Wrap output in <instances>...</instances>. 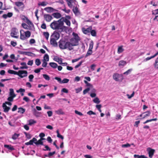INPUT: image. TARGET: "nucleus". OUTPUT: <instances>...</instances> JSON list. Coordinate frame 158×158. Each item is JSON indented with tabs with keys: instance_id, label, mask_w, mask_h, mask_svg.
<instances>
[{
	"instance_id": "obj_1",
	"label": "nucleus",
	"mask_w": 158,
	"mask_h": 158,
	"mask_svg": "<svg viewBox=\"0 0 158 158\" xmlns=\"http://www.w3.org/2000/svg\"><path fill=\"white\" fill-rule=\"evenodd\" d=\"M64 23L61 18L58 21L54 20L50 24V27L53 30H60V32L64 31L66 27L64 26Z\"/></svg>"
},
{
	"instance_id": "obj_2",
	"label": "nucleus",
	"mask_w": 158,
	"mask_h": 158,
	"mask_svg": "<svg viewBox=\"0 0 158 158\" xmlns=\"http://www.w3.org/2000/svg\"><path fill=\"white\" fill-rule=\"evenodd\" d=\"M8 72L10 74L17 75L22 78L27 76V72L26 70H19L17 72L14 70L10 69L8 71Z\"/></svg>"
},
{
	"instance_id": "obj_3",
	"label": "nucleus",
	"mask_w": 158,
	"mask_h": 158,
	"mask_svg": "<svg viewBox=\"0 0 158 158\" xmlns=\"http://www.w3.org/2000/svg\"><path fill=\"white\" fill-rule=\"evenodd\" d=\"M72 34L73 37L70 39V42L73 47L74 46L78 45L79 41L80 40V39L77 34L73 32Z\"/></svg>"
},
{
	"instance_id": "obj_4",
	"label": "nucleus",
	"mask_w": 158,
	"mask_h": 158,
	"mask_svg": "<svg viewBox=\"0 0 158 158\" xmlns=\"http://www.w3.org/2000/svg\"><path fill=\"white\" fill-rule=\"evenodd\" d=\"M10 36L13 38L18 39L19 38V32L17 29L15 27L12 28L10 31Z\"/></svg>"
},
{
	"instance_id": "obj_5",
	"label": "nucleus",
	"mask_w": 158,
	"mask_h": 158,
	"mask_svg": "<svg viewBox=\"0 0 158 158\" xmlns=\"http://www.w3.org/2000/svg\"><path fill=\"white\" fill-rule=\"evenodd\" d=\"M67 40L64 39H61L59 42V46L60 49H66Z\"/></svg>"
},
{
	"instance_id": "obj_6",
	"label": "nucleus",
	"mask_w": 158,
	"mask_h": 158,
	"mask_svg": "<svg viewBox=\"0 0 158 158\" xmlns=\"http://www.w3.org/2000/svg\"><path fill=\"white\" fill-rule=\"evenodd\" d=\"M91 29H92V27L91 26H90L86 29L83 27L82 28V32L84 34H87L89 33Z\"/></svg>"
},
{
	"instance_id": "obj_7",
	"label": "nucleus",
	"mask_w": 158,
	"mask_h": 158,
	"mask_svg": "<svg viewBox=\"0 0 158 158\" xmlns=\"http://www.w3.org/2000/svg\"><path fill=\"white\" fill-rule=\"evenodd\" d=\"M44 18L47 22H50L52 19L53 18L51 15L49 14L44 15Z\"/></svg>"
},
{
	"instance_id": "obj_8",
	"label": "nucleus",
	"mask_w": 158,
	"mask_h": 158,
	"mask_svg": "<svg viewBox=\"0 0 158 158\" xmlns=\"http://www.w3.org/2000/svg\"><path fill=\"white\" fill-rule=\"evenodd\" d=\"M60 36L59 34L56 31H54L51 36V38L57 40Z\"/></svg>"
},
{
	"instance_id": "obj_9",
	"label": "nucleus",
	"mask_w": 158,
	"mask_h": 158,
	"mask_svg": "<svg viewBox=\"0 0 158 158\" xmlns=\"http://www.w3.org/2000/svg\"><path fill=\"white\" fill-rule=\"evenodd\" d=\"M66 49H67L71 51L73 49V47L72 46L70 41L67 40Z\"/></svg>"
},
{
	"instance_id": "obj_10",
	"label": "nucleus",
	"mask_w": 158,
	"mask_h": 158,
	"mask_svg": "<svg viewBox=\"0 0 158 158\" xmlns=\"http://www.w3.org/2000/svg\"><path fill=\"white\" fill-rule=\"evenodd\" d=\"M37 141L36 139L34 137L32 139L30 140L29 142L26 143L25 144L27 145H32L33 144V143L35 144V143Z\"/></svg>"
},
{
	"instance_id": "obj_11",
	"label": "nucleus",
	"mask_w": 158,
	"mask_h": 158,
	"mask_svg": "<svg viewBox=\"0 0 158 158\" xmlns=\"http://www.w3.org/2000/svg\"><path fill=\"white\" fill-rule=\"evenodd\" d=\"M57 40L53 39V38H51L50 40V43L51 45H52L53 46L56 47L58 45L57 43L56 42Z\"/></svg>"
},
{
	"instance_id": "obj_12",
	"label": "nucleus",
	"mask_w": 158,
	"mask_h": 158,
	"mask_svg": "<svg viewBox=\"0 0 158 158\" xmlns=\"http://www.w3.org/2000/svg\"><path fill=\"white\" fill-rule=\"evenodd\" d=\"M44 139H45L43 138V137L40 138V139H39L35 143V144L37 146L39 145H44L43 142L42 141Z\"/></svg>"
},
{
	"instance_id": "obj_13",
	"label": "nucleus",
	"mask_w": 158,
	"mask_h": 158,
	"mask_svg": "<svg viewBox=\"0 0 158 158\" xmlns=\"http://www.w3.org/2000/svg\"><path fill=\"white\" fill-rule=\"evenodd\" d=\"M4 147L6 148H7L9 151H11L15 150V148L13 146H12L11 145H7L5 144L4 145Z\"/></svg>"
},
{
	"instance_id": "obj_14",
	"label": "nucleus",
	"mask_w": 158,
	"mask_h": 158,
	"mask_svg": "<svg viewBox=\"0 0 158 158\" xmlns=\"http://www.w3.org/2000/svg\"><path fill=\"white\" fill-rule=\"evenodd\" d=\"M2 107L4 109V112L5 113L8 112L10 109V108L8 107L5 103L3 104Z\"/></svg>"
},
{
	"instance_id": "obj_15",
	"label": "nucleus",
	"mask_w": 158,
	"mask_h": 158,
	"mask_svg": "<svg viewBox=\"0 0 158 158\" xmlns=\"http://www.w3.org/2000/svg\"><path fill=\"white\" fill-rule=\"evenodd\" d=\"M13 14L12 12H8L7 14H4L2 15V17L5 19H6L7 17L10 18L13 15Z\"/></svg>"
},
{
	"instance_id": "obj_16",
	"label": "nucleus",
	"mask_w": 158,
	"mask_h": 158,
	"mask_svg": "<svg viewBox=\"0 0 158 158\" xmlns=\"http://www.w3.org/2000/svg\"><path fill=\"white\" fill-rule=\"evenodd\" d=\"M52 15L54 18L57 19L60 18L61 16V15L58 12L54 13H53Z\"/></svg>"
},
{
	"instance_id": "obj_17",
	"label": "nucleus",
	"mask_w": 158,
	"mask_h": 158,
	"mask_svg": "<svg viewBox=\"0 0 158 158\" xmlns=\"http://www.w3.org/2000/svg\"><path fill=\"white\" fill-rule=\"evenodd\" d=\"M150 150L148 152V154L149 157H152L153 156L154 152L155 150L154 149H152L151 148H149Z\"/></svg>"
},
{
	"instance_id": "obj_18",
	"label": "nucleus",
	"mask_w": 158,
	"mask_h": 158,
	"mask_svg": "<svg viewBox=\"0 0 158 158\" xmlns=\"http://www.w3.org/2000/svg\"><path fill=\"white\" fill-rule=\"evenodd\" d=\"M20 64L22 65V66H21L20 67V69H27L28 67L27 66L25 62H22L20 63Z\"/></svg>"
},
{
	"instance_id": "obj_19",
	"label": "nucleus",
	"mask_w": 158,
	"mask_h": 158,
	"mask_svg": "<svg viewBox=\"0 0 158 158\" xmlns=\"http://www.w3.org/2000/svg\"><path fill=\"white\" fill-rule=\"evenodd\" d=\"M15 5L18 7H20L23 6V8H24V5L23 3L22 2H17L15 3Z\"/></svg>"
},
{
	"instance_id": "obj_20",
	"label": "nucleus",
	"mask_w": 158,
	"mask_h": 158,
	"mask_svg": "<svg viewBox=\"0 0 158 158\" xmlns=\"http://www.w3.org/2000/svg\"><path fill=\"white\" fill-rule=\"evenodd\" d=\"M92 91L93 92V93H91L90 94V97L92 98L95 97L96 96V94L95 93V92H96V90L94 89H93L92 90Z\"/></svg>"
},
{
	"instance_id": "obj_21",
	"label": "nucleus",
	"mask_w": 158,
	"mask_h": 158,
	"mask_svg": "<svg viewBox=\"0 0 158 158\" xmlns=\"http://www.w3.org/2000/svg\"><path fill=\"white\" fill-rule=\"evenodd\" d=\"M143 114H144V115L143 116V117L142 118L143 119L146 117H147L149 116L150 115L151 112L149 111H147L143 113Z\"/></svg>"
},
{
	"instance_id": "obj_22",
	"label": "nucleus",
	"mask_w": 158,
	"mask_h": 158,
	"mask_svg": "<svg viewBox=\"0 0 158 158\" xmlns=\"http://www.w3.org/2000/svg\"><path fill=\"white\" fill-rule=\"evenodd\" d=\"M62 18V20L63 21V22H65L66 25L68 26H70V22L69 20L66 18L64 19L63 18Z\"/></svg>"
},
{
	"instance_id": "obj_23",
	"label": "nucleus",
	"mask_w": 158,
	"mask_h": 158,
	"mask_svg": "<svg viewBox=\"0 0 158 158\" xmlns=\"http://www.w3.org/2000/svg\"><path fill=\"white\" fill-rule=\"evenodd\" d=\"M56 113L59 115L60 114H64V112L63 111L62 109H59L55 111Z\"/></svg>"
},
{
	"instance_id": "obj_24",
	"label": "nucleus",
	"mask_w": 158,
	"mask_h": 158,
	"mask_svg": "<svg viewBox=\"0 0 158 158\" xmlns=\"http://www.w3.org/2000/svg\"><path fill=\"white\" fill-rule=\"evenodd\" d=\"M119 74L117 73H115L113 76V79L116 81H118L119 80Z\"/></svg>"
},
{
	"instance_id": "obj_25",
	"label": "nucleus",
	"mask_w": 158,
	"mask_h": 158,
	"mask_svg": "<svg viewBox=\"0 0 158 158\" xmlns=\"http://www.w3.org/2000/svg\"><path fill=\"white\" fill-rule=\"evenodd\" d=\"M49 64L54 69L56 68L57 67V64L54 62L50 63Z\"/></svg>"
},
{
	"instance_id": "obj_26",
	"label": "nucleus",
	"mask_w": 158,
	"mask_h": 158,
	"mask_svg": "<svg viewBox=\"0 0 158 158\" xmlns=\"http://www.w3.org/2000/svg\"><path fill=\"white\" fill-rule=\"evenodd\" d=\"M10 96H12L14 97H16V95L14 93V91L13 89H10Z\"/></svg>"
},
{
	"instance_id": "obj_27",
	"label": "nucleus",
	"mask_w": 158,
	"mask_h": 158,
	"mask_svg": "<svg viewBox=\"0 0 158 158\" xmlns=\"http://www.w3.org/2000/svg\"><path fill=\"white\" fill-rule=\"evenodd\" d=\"M123 46H121L118 47L117 52L119 54L122 52L124 51V49L123 48Z\"/></svg>"
},
{
	"instance_id": "obj_28",
	"label": "nucleus",
	"mask_w": 158,
	"mask_h": 158,
	"mask_svg": "<svg viewBox=\"0 0 158 158\" xmlns=\"http://www.w3.org/2000/svg\"><path fill=\"white\" fill-rule=\"evenodd\" d=\"M25 111V109L22 107L19 108L18 112L21 114H23L24 113Z\"/></svg>"
},
{
	"instance_id": "obj_29",
	"label": "nucleus",
	"mask_w": 158,
	"mask_h": 158,
	"mask_svg": "<svg viewBox=\"0 0 158 158\" xmlns=\"http://www.w3.org/2000/svg\"><path fill=\"white\" fill-rule=\"evenodd\" d=\"M127 64V62L126 61L123 60H121L119 61L118 63V65L120 66H124Z\"/></svg>"
},
{
	"instance_id": "obj_30",
	"label": "nucleus",
	"mask_w": 158,
	"mask_h": 158,
	"mask_svg": "<svg viewBox=\"0 0 158 158\" xmlns=\"http://www.w3.org/2000/svg\"><path fill=\"white\" fill-rule=\"evenodd\" d=\"M73 11L74 14L76 15L79 13V10L77 6L73 8Z\"/></svg>"
},
{
	"instance_id": "obj_31",
	"label": "nucleus",
	"mask_w": 158,
	"mask_h": 158,
	"mask_svg": "<svg viewBox=\"0 0 158 158\" xmlns=\"http://www.w3.org/2000/svg\"><path fill=\"white\" fill-rule=\"evenodd\" d=\"M28 125H31L36 123V121L34 119H31L28 121Z\"/></svg>"
},
{
	"instance_id": "obj_32",
	"label": "nucleus",
	"mask_w": 158,
	"mask_h": 158,
	"mask_svg": "<svg viewBox=\"0 0 158 158\" xmlns=\"http://www.w3.org/2000/svg\"><path fill=\"white\" fill-rule=\"evenodd\" d=\"M134 156L135 158H148V157L143 155L139 156V155L135 154L134 155Z\"/></svg>"
},
{
	"instance_id": "obj_33",
	"label": "nucleus",
	"mask_w": 158,
	"mask_h": 158,
	"mask_svg": "<svg viewBox=\"0 0 158 158\" xmlns=\"http://www.w3.org/2000/svg\"><path fill=\"white\" fill-rule=\"evenodd\" d=\"M90 33L91 35L93 36H96L97 35L96 32L94 30H92L91 29Z\"/></svg>"
},
{
	"instance_id": "obj_34",
	"label": "nucleus",
	"mask_w": 158,
	"mask_h": 158,
	"mask_svg": "<svg viewBox=\"0 0 158 158\" xmlns=\"http://www.w3.org/2000/svg\"><path fill=\"white\" fill-rule=\"evenodd\" d=\"M19 134H18L15 133L13 135L12 137V138L14 140H15L17 139V138L19 137Z\"/></svg>"
},
{
	"instance_id": "obj_35",
	"label": "nucleus",
	"mask_w": 158,
	"mask_h": 158,
	"mask_svg": "<svg viewBox=\"0 0 158 158\" xmlns=\"http://www.w3.org/2000/svg\"><path fill=\"white\" fill-rule=\"evenodd\" d=\"M157 120V118H152L149 120H146V121L144 122L143 123L144 124H145L148 122H151L152 121H156Z\"/></svg>"
},
{
	"instance_id": "obj_36",
	"label": "nucleus",
	"mask_w": 158,
	"mask_h": 158,
	"mask_svg": "<svg viewBox=\"0 0 158 158\" xmlns=\"http://www.w3.org/2000/svg\"><path fill=\"white\" fill-rule=\"evenodd\" d=\"M56 133L57 134V137L60 138L62 139H64V137L60 134V133L59 132V130H57Z\"/></svg>"
},
{
	"instance_id": "obj_37",
	"label": "nucleus",
	"mask_w": 158,
	"mask_h": 158,
	"mask_svg": "<svg viewBox=\"0 0 158 158\" xmlns=\"http://www.w3.org/2000/svg\"><path fill=\"white\" fill-rule=\"evenodd\" d=\"M93 102L96 104H99L100 102L99 98L98 97L95 98L93 100Z\"/></svg>"
},
{
	"instance_id": "obj_38",
	"label": "nucleus",
	"mask_w": 158,
	"mask_h": 158,
	"mask_svg": "<svg viewBox=\"0 0 158 158\" xmlns=\"http://www.w3.org/2000/svg\"><path fill=\"white\" fill-rule=\"evenodd\" d=\"M154 67L156 69H158V57L155 60L154 63Z\"/></svg>"
},
{
	"instance_id": "obj_39",
	"label": "nucleus",
	"mask_w": 158,
	"mask_h": 158,
	"mask_svg": "<svg viewBox=\"0 0 158 158\" xmlns=\"http://www.w3.org/2000/svg\"><path fill=\"white\" fill-rule=\"evenodd\" d=\"M25 35L26 37L29 38L31 36V33L29 31H27L25 32Z\"/></svg>"
},
{
	"instance_id": "obj_40",
	"label": "nucleus",
	"mask_w": 158,
	"mask_h": 158,
	"mask_svg": "<svg viewBox=\"0 0 158 158\" xmlns=\"http://www.w3.org/2000/svg\"><path fill=\"white\" fill-rule=\"evenodd\" d=\"M49 56L47 54H45L44 56V61H49Z\"/></svg>"
},
{
	"instance_id": "obj_41",
	"label": "nucleus",
	"mask_w": 158,
	"mask_h": 158,
	"mask_svg": "<svg viewBox=\"0 0 158 158\" xmlns=\"http://www.w3.org/2000/svg\"><path fill=\"white\" fill-rule=\"evenodd\" d=\"M44 148L45 149H43V150L44 151H50L51 150V149L50 148L48 145H44Z\"/></svg>"
},
{
	"instance_id": "obj_42",
	"label": "nucleus",
	"mask_w": 158,
	"mask_h": 158,
	"mask_svg": "<svg viewBox=\"0 0 158 158\" xmlns=\"http://www.w3.org/2000/svg\"><path fill=\"white\" fill-rule=\"evenodd\" d=\"M43 35L47 40H48L49 36V34L47 32H44L43 33Z\"/></svg>"
},
{
	"instance_id": "obj_43",
	"label": "nucleus",
	"mask_w": 158,
	"mask_h": 158,
	"mask_svg": "<svg viewBox=\"0 0 158 158\" xmlns=\"http://www.w3.org/2000/svg\"><path fill=\"white\" fill-rule=\"evenodd\" d=\"M24 133L28 139H30L31 138V136L30 134L27 133L25 132H24Z\"/></svg>"
},
{
	"instance_id": "obj_44",
	"label": "nucleus",
	"mask_w": 158,
	"mask_h": 158,
	"mask_svg": "<svg viewBox=\"0 0 158 158\" xmlns=\"http://www.w3.org/2000/svg\"><path fill=\"white\" fill-rule=\"evenodd\" d=\"M43 77L46 80L49 81L50 79L49 76L47 74H44L43 75Z\"/></svg>"
},
{
	"instance_id": "obj_45",
	"label": "nucleus",
	"mask_w": 158,
	"mask_h": 158,
	"mask_svg": "<svg viewBox=\"0 0 158 158\" xmlns=\"http://www.w3.org/2000/svg\"><path fill=\"white\" fill-rule=\"evenodd\" d=\"M55 60L59 63L60 64H61L62 62V59L61 58L57 57L55 58Z\"/></svg>"
},
{
	"instance_id": "obj_46",
	"label": "nucleus",
	"mask_w": 158,
	"mask_h": 158,
	"mask_svg": "<svg viewBox=\"0 0 158 158\" xmlns=\"http://www.w3.org/2000/svg\"><path fill=\"white\" fill-rule=\"evenodd\" d=\"M53 9L51 7H48L44 8V10L47 12H51L52 11Z\"/></svg>"
},
{
	"instance_id": "obj_47",
	"label": "nucleus",
	"mask_w": 158,
	"mask_h": 158,
	"mask_svg": "<svg viewBox=\"0 0 158 158\" xmlns=\"http://www.w3.org/2000/svg\"><path fill=\"white\" fill-rule=\"evenodd\" d=\"M41 61H40V60L39 59H36L35 60V64L39 66L41 64Z\"/></svg>"
},
{
	"instance_id": "obj_48",
	"label": "nucleus",
	"mask_w": 158,
	"mask_h": 158,
	"mask_svg": "<svg viewBox=\"0 0 158 158\" xmlns=\"http://www.w3.org/2000/svg\"><path fill=\"white\" fill-rule=\"evenodd\" d=\"M93 45H94V43L93 42V41H92L90 42V43L89 44V50H92V49L93 48Z\"/></svg>"
},
{
	"instance_id": "obj_49",
	"label": "nucleus",
	"mask_w": 158,
	"mask_h": 158,
	"mask_svg": "<svg viewBox=\"0 0 158 158\" xmlns=\"http://www.w3.org/2000/svg\"><path fill=\"white\" fill-rule=\"evenodd\" d=\"M84 82L85 83L86 85L87 86H89L91 88L93 87V85L90 83L84 80Z\"/></svg>"
},
{
	"instance_id": "obj_50",
	"label": "nucleus",
	"mask_w": 158,
	"mask_h": 158,
	"mask_svg": "<svg viewBox=\"0 0 158 158\" xmlns=\"http://www.w3.org/2000/svg\"><path fill=\"white\" fill-rule=\"evenodd\" d=\"M92 53V50L88 49V50L85 55V57H86L91 55Z\"/></svg>"
},
{
	"instance_id": "obj_51",
	"label": "nucleus",
	"mask_w": 158,
	"mask_h": 158,
	"mask_svg": "<svg viewBox=\"0 0 158 158\" xmlns=\"http://www.w3.org/2000/svg\"><path fill=\"white\" fill-rule=\"evenodd\" d=\"M20 38L21 40H25L26 38V37L25 36V35H24L23 34H22L21 32Z\"/></svg>"
},
{
	"instance_id": "obj_52",
	"label": "nucleus",
	"mask_w": 158,
	"mask_h": 158,
	"mask_svg": "<svg viewBox=\"0 0 158 158\" xmlns=\"http://www.w3.org/2000/svg\"><path fill=\"white\" fill-rule=\"evenodd\" d=\"M29 78V81L30 82H32L33 81V79L34 78V76L32 74H31L29 75L28 76Z\"/></svg>"
},
{
	"instance_id": "obj_53",
	"label": "nucleus",
	"mask_w": 158,
	"mask_h": 158,
	"mask_svg": "<svg viewBox=\"0 0 158 158\" xmlns=\"http://www.w3.org/2000/svg\"><path fill=\"white\" fill-rule=\"evenodd\" d=\"M69 80L67 78H64L61 81L62 83H67L69 82Z\"/></svg>"
},
{
	"instance_id": "obj_54",
	"label": "nucleus",
	"mask_w": 158,
	"mask_h": 158,
	"mask_svg": "<svg viewBox=\"0 0 158 158\" xmlns=\"http://www.w3.org/2000/svg\"><path fill=\"white\" fill-rule=\"evenodd\" d=\"M90 89V88H87L85 89H84L83 91V94L85 95L86 94Z\"/></svg>"
},
{
	"instance_id": "obj_55",
	"label": "nucleus",
	"mask_w": 158,
	"mask_h": 158,
	"mask_svg": "<svg viewBox=\"0 0 158 158\" xmlns=\"http://www.w3.org/2000/svg\"><path fill=\"white\" fill-rule=\"evenodd\" d=\"M83 62V61L82 60L80 61L78 64H77L75 66V68L76 69L77 68L79 67L82 64V63Z\"/></svg>"
},
{
	"instance_id": "obj_56",
	"label": "nucleus",
	"mask_w": 158,
	"mask_h": 158,
	"mask_svg": "<svg viewBox=\"0 0 158 158\" xmlns=\"http://www.w3.org/2000/svg\"><path fill=\"white\" fill-rule=\"evenodd\" d=\"M130 146L131 144L128 143H127L126 144H123L122 146V147L123 148H127L130 147Z\"/></svg>"
},
{
	"instance_id": "obj_57",
	"label": "nucleus",
	"mask_w": 158,
	"mask_h": 158,
	"mask_svg": "<svg viewBox=\"0 0 158 158\" xmlns=\"http://www.w3.org/2000/svg\"><path fill=\"white\" fill-rule=\"evenodd\" d=\"M82 90V88L81 87H80L79 88H77L75 89V90L76 91V93H78L81 91Z\"/></svg>"
},
{
	"instance_id": "obj_58",
	"label": "nucleus",
	"mask_w": 158,
	"mask_h": 158,
	"mask_svg": "<svg viewBox=\"0 0 158 158\" xmlns=\"http://www.w3.org/2000/svg\"><path fill=\"white\" fill-rule=\"evenodd\" d=\"M26 22L29 25H33L32 23L28 19H27V21H26Z\"/></svg>"
},
{
	"instance_id": "obj_59",
	"label": "nucleus",
	"mask_w": 158,
	"mask_h": 158,
	"mask_svg": "<svg viewBox=\"0 0 158 158\" xmlns=\"http://www.w3.org/2000/svg\"><path fill=\"white\" fill-rule=\"evenodd\" d=\"M87 114L89 115H91L92 114H94V115H96V113L93 112L92 110H89L88 112H87Z\"/></svg>"
},
{
	"instance_id": "obj_60",
	"label": "nucleus",
	"mask_w": 158,
	"mask_h": 158,
	"mask_svg": "<svg viewBox=\"0 0 158 158\" xmlns=\"http://www.w3.org/2000/svg\"><path fill=\"white\" fill-rule=\"evenodd\" d=\"M152 14L156 15H158V9L155 10L152 12Z\"/></svg>"
},
{
	"instance_id": "obj_61",
	"label": "nucleus",
	"mask_w": 158,
	"mask_h": 158,
	"mask_svg": "<svg viewBox=\"0 0 158 158\" xmlns=\"http://www.w3.org/2000/svg\"><path fill=\"white\" fill-rule=\"evenodd\" d=\"M48 3L46 2H42L40 4H39V5H40L41 6H46Z\"/></svg>"
},
{
	"instance_id": "obj_62",
	"label": "nucleus",
	"mask_w": 158,
	"mask_h": 158,
	"mask_svg": "<svg viewBox=\"0 0 158 158\" xmlns=\"http://www.w3.org/2000/svg\"><path fill=\"white\" fill-rule=\"evenodd\" d=\"M47 61H44L43 60V63L42 64V66L44 67H46L47 65Z\"/></svg>"
},
{
	"instance_id": "obj_63",
	"label": "nucleus",
	"mask_w": 158,
	"mask_h": 158,
	"mask_svg": "<svg viewBox=\"0 0 158 158\" xmlns=\"http://www.w3.org/2000/svg\"><path fill=\"white\" fill-rule=\"evenodd\" d=\"M55 79L57 80L61 84L62 81L60 78L56 77H55Z\"/></svg>"
},
{
	"instance_id": "obj_64",
	"label": "nucleus",
	"mask_w": 158,
	"mask_h": 158,
	"mask_svg": "<svg viewBox=\"0 0 158 158\" xmlns=\"http://www.w3.org/2000/svg\"><path fill=\"white\" fill-rule=\"evenodd\" d=\"M22 26L24 29H28V28H27L28 26L25 23H22Z\"/></svg>"
}]
</instances>
